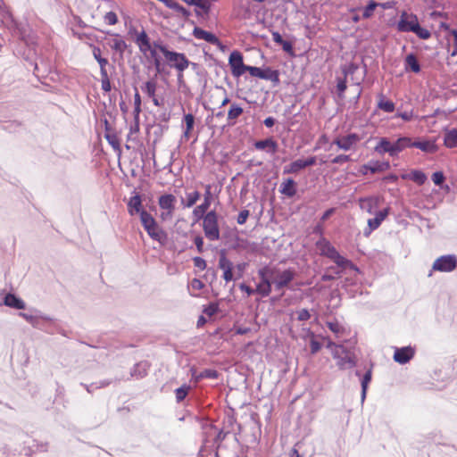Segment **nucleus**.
<instances>
[{
  "label": "nucleus",
  "instance_id": "f257e3e1",
  "mask_svg": "<svg viewBox=\"0 0 457 457\" xmlns=\"http://www.w3.org/2000/svg\"><path fill=\"white\" fill-rule=\"evenodd\" d=\"M154 47L164 55L170 66L177 70L178 81L182 82L184 79L183 72L190 64L185 54L170 51L165 46L161 44H154Z\"/></svg>",
  "mask_w": 457,
  "mask_h": 457
},
{
  "label": "nucleus",
  "instance_id": "f03ea898",
  "mask_svg": "<svg viewBox=\"0 0 457 457\" xmlns=\"http://www.w3.org/2000/svg\"><path fill=\"white\" fill-rule=\"evenodd\" d=\"M396 29L399 32H413L422 39L428 38V30L420 26L416 15L408 13L407 12L401 13Z\"/></svg>",
  "mask_w": 457,
  "mask_h": 457
},
{
  "label": "nucleus",
  "instance_id": "7ed1b4c3",
  "mask_svg": "<svg viewBox=\"0 0 457 457\" xmlns=\"http://www.w3.org/2000/svg\"><path fill=\"white\" fill-rule=\"evenodd\" d=\"M177 198L172 194H163L158 198L160 219L162 221L170 220L176 210Z\"/></svg>",
  "mask_w": 457,
  "mask_h": 457
},
{
  "label": "nucleus",
  "instance_id": "20e7f679",
  "mask_svg": "<svg viewBox=\"0 0 457 457\" xmlns=\"http://www.w3.org/2000/svg\"><path fill=\"white\" fill-rule=\"evenodd\" d=\"M202 219L205 237L212 241L218 240L220 238V228L216 212H208Z\"/></svg>",
  "mask_w": 457,
  "mask_h": 457
},
{
  "label": "nucleus",
  "instance_id": "39448f33",
  "mask_svg": "<svg viewBox=\"0 0 457 457\" xmlns=\"http://www.w3.org/2000/svg\"><path fill=\"white\" fill-rule=\"evenodd\" d=\"M441 16L437 15L435 12L430 13V27L434 29H437L436 33L437 32H444L445 37L448 38V36H453V51L451 53L452 56L457 55V30L455 29H450L448 25L442 21Z\"/></svg>",
  "mask_w": 457,
  "mask_h": 457
},
{
  "label": "nucleus",
  "instance_id": "423d86ee",
  "mask_svg": "<svg viewBox=\"0 0 457 457\" xmlns=\"http://www.w3.org/2000/svg\"><path fill=\"white\" fill-rule=\"evenodd\" d=\"M268 272L277 290L287 287L295 278V271L290 269L280 270L277 268L268 267Z\"/></svg>",
  "mask_w": 457,
  "mask_h": 457
},
{
  "label": "nucleus",
  "instance_id": "0eeeda50",
  "mask_svg": "<svg viewBox=\"0 0 457 457\" xmlns=\"http://www.w3.org/2000/svg\"><path fill=\"white\" fill-rule=\"evenodd\" d=\"M317 246L320 249L321 254L331 259L340 267L345 268L350 262L347 259L343 257L328 240L324 238L317 243Z\"/></svg>",
  "mask_w": 457,
  "mask_h": 457
},
{
  "label": "nucleus",
  "instance_id": "6e6552de",
  "mask_svg": "<svg viewBox=\"0 0 457 457\" xmlns=\"http://www.w3.org/2000/svg\"><path fill=\"white\" fill-rule=\"evenodd\" d=\"M410 147H417L423 152H428V141H419L416 138L408 137H399L394 143L395 156H397L399 153Z\"/></svg>",
  "mask_w": 457,
  "mask_h": 457
},
{
  "label": "nucleus",
  "instance_id": "1a4fd4ad",
  "mask_svg": "<svg viewBox=\"0 0 457 457\" xmlns=\"http://www.w3.org/2000/svg\"><path fill=\"white\" fill-rule=\"evenodd\" d=\"M362 137L357 133H350L344 136L337 137L333 145H336L338 149L344 151H350L355 149L356 145L361 142Z\"/></svg>",
  "mask_w": 457,
  "mask_h": 457
},
{
  "label": "nucleus",
  "instance_id": "9d476101",
  "mask_svg": "<svg viewBox=\"0 0 457 457\" xmlns=\"http://www.w3.org/2000/svg\"><path fill=\"white\" fill-rule=\"evenodd\" d=\"M228 65L230 67L231 74L235 78L241 77L247 71L248 65L244 63L243 54L239 51H234L228 57Z\"/></svg>",
  "mask_w": 457,
  "mask_h": 457
},
{
  "label": "nucleus",
  "instance_id": "9b49d317",
  "mask_svg": "<svg viewBox=\"0 0 457 457\" xmlns=\"http://www.w3.org/2000/svg\"><path fill=\"white\" fill-rule=\"evenodd\" d=\"M431 179L434 184L439 187V190L430 195V198H432V200L436 203H441L444 197L449 194L450 187L448 185L444 184L445 177L442 171L434 172L431 176Z\"/></svg>",
  "mask_w": 457,
  "mask_h": 457
},
{
  "label": "nucleus",
  "instance_id": "f8f14e48",
  "mask_svg": "<svg viewBox=\"0 0 457 457\" xmlns=\"http://www.w3.org/2000/svg\"><path fill=\"white\" fill-rule=\"evenodd\" d=\"M457 267V258L455 255H443L437 258L433 263V270L442 272H451Z\"/></svg>",
  "mask_w": 457,
  "mask_h": 457
},
{
  "label": "nucleus",
  "instance_id": "ddd939ff",
  "mask_svg": "<svg viewBox=\"0 0 457 457\" xmlns=\"http://www.w3.org/2000/svg\"><path fill=\"white\" fill-rule=\"evenodd\" d=\"M261 281L257 284L256 294L262 297L268 296L271 292L272 281L268 272V267H264L258 271Z\"/></svg>",
  "mask_w": 457,
  "mask_h": 457
},
{
  "label": "nucleus",
  "instance_id": "4468645a",
  "mask_svg": "<svg viewBox=\"0 0 457 457\" xmlns=\"http://www.w3.org/2000/svg\"><path fill=\"white\" fill-rule=\"evenodd\" d=\"M334 358L339 359L338 366L341 369L352 368L355 365L354 358L343 345H335Z\"/></svg>",
  "mask_w": 457,
  "mask_h": 457
},
{
  "label": "nucleus",
  "instance_id": "2eb2a0df",
  "mask_svg": "<svg viewBox=\"0 0 457 457\" xmlns=\"http://www.w3.org/2000/svg\"><path fill=\"white\" fill-rule=\"evenodd\" d=\"M315 163H316V157L315 156L309 157L306 160L298 159L296 161L292 162L288 165H287L284 168L283 172H284V174L297 173L301 170H303V169H305L306 167H309V166H312Z\"/></svg>",
  "mask_w": 457,
  "mask_h": 457
},
{
  "label": "nucleus",
  "instance_id": "dca6fc26",
  "mask_svg": "<svg viewBox=\"0 0 457 457\" xmlns=\"http://www.w3.org/2000/svg\"><path fill=\"white\" fill-rule=\"evenodd\" d=\"M135 43L137 44V46L139 48V51L142 54H145L147 52L150 51L151 55L153 57L155 56L156 51H155V49H151L150 38H149L147 33L144 29H142L139 32H137Z\"/></svg>",
  "mask_w": 457,
  "mask_h": 457
},
{
  "label": "nucleus",
  "instance_id": "f3484780",
  "mask_svg": "<svg viewBox=\"0 0 457 457\" xmlns=\"http://www.w3.org/2000/svg\"><path fill=\"white\" fill-rule=\"evenodd\" d=\"M212 203V193H211V186H206V190L204 193V202L200 205H197L193 210V216L195 218L196 220H201L204 215H205L207 212V210L209 209Z\"/></svg>",
  "mask_w": 457,
  "mask_h": 457
},
{
  "label": "nucleus",
  "instance_id": "a211bd4d",
  "mask_svg": "<svg viewBox=\"0 0 457 457\" xmlns=\"http://www.w3.org/2000/svg\"><path fill=\"white\" fill-rule=\"evenodd\" d=\"M219 268L223 270L222 278L226 282L233 279V263L221 253L219 259Z\"/></svg>",
  "mask_w": 457,
  "mask_h": 457
},
{
  "label": "nucleus",
  "instance_id": "6ab92c4d",
  "mask_svg": "<svg viewBox=\"0 0 457 457\" xmlns=\"http://www.w3.org/2000/svg\"><path fill=\"white\" fill-rule=\"evenodd\" d=\"M414 356V349L411 346L396 348L394 353V361L400 364L407 363Z\"/></svg>",
  "mask_w": 457,
  "mask_h": 457
},
{
  "label": "nucleus",
  "instance_id": "aec40b11",
  "mask_svg": "<svg viewBox=\"0 0 457 457\" xmlns=\"http://www.w3.org/2000/svg\"><path fill=\"white\" fill-rule=\"evenodd\" d=\"M157 82L155 79H150L142 87V90L152 99L153 104L160 107L163 104L162 101L156 96Z\"/></svg>",
  "mask_w": 457,
  "mask_h": 457
},
{
  "label": "nucleus",
  "instance_id": "412c9836",
  "mask_svg": "<svg viewBox=\"0 0 457 457\" xmlns=\"http://www.w3.org/2000/svg\"><path fill=\"white\" fill-rule=\"evenodd\" d=\"M192 34L195 38L204 40L212 45L218 46L220 44V39L214 34L206 31L202 28L195 27Z\"/></svg>",
  "mask_w": 457,
  "mask_h": 457
},
{
  "label": "nucleus",
  "instance_id": "4be33fe9",
  "mask_svg": "<svg viewBox=\"0 0 457 457\" xmlns=\"http://www.w3.org/2000/svg\"><path fill=\"white\" fill-rule=\"evenodd\" d=\"M388 212H389V209L386 208V209L378 212L376 214L375 218L368 220L369 229H368V231L365 230V232H364L365 236H369L371 233V231L377 229L380 226L381 222L387 217Z\"/></svg>",
  "mask_w": 457,
  "mask_h": 457
},
{
  "label": "nucleus",
  "instance_id": "5701e85b",
  "mask_svg": "<svg viewBox=\"0 0 457 457\" xmlns=\"http://www.w3.org/2000/svg\"><path fill=\"white\" fill-rule=\"evenodd\" d=\"M141 212H145V210L143 208L141 195L136 194L131 196L128 202V212L129 215L134 216L137 213L141 215Z\"/></svg>",
  "mask_w": 457,
  "mask_h": 457
},
{
  "label": "nucleus",
  "instance_id": "b1692460",
  "mask_svg": "<svg viewBox=\"0 0 457 457\" xmlns=\"http://www.w3.org/2000/svg\"><path fill=\"white\" fill-rule=\"evenodd\" d=\"M145 230L153 240L161 244H163L167 239V234L159 227L157 222Z\"/></svg>",
  "mask_w": 457,
  "mask_h": 457
},
{
  "label": "nucleus",
  "instance_id": "393cba45",
  "mask_svg": "<svg viewBox=\"0 0 457 457\" xmlns=\"http://www.w3.org/2000/svg\"><path fill=\"white\" fill-rule=\"evenodd\" d=\"M401 178L405 180H411L417 185H423L427 180V175L420 170H411L409 172L403 173Z\"/></svg>",
  "mask_w": 457,
  "mask_h": 457
},
{
  "label": "nucleus",
  "instance_id": "a878e982",
  "mask_svg": "<svg viewBox=\"0 0 457 457\" xmlns=\"http://www.w3.org/2000/svg\"><path fill=\"white\" fill-rule=\"evenodd\" d=\"M374 150L379 154L387 153L390 156H395L394 143H391L387 137H381Z\"/></svg>",
  "mask_w": 457,
  "mask_h": 457
},
{
  "label": "nucleus",
  "instance_id": "bb28decb",
  "mask_svg": "<svg viewBox=\"0 0 457 457\" xmlns=\"http://www.w3.org/2000/svg\"><path fill=\"white\" fill-rule=\"evenodd\" d=\"M279 192L287 196L293 197L296 194V184L292 179H285L279 187Z\"/></svg>",
  "mask_w": 457,
  "mask_h": 457
},
{
  "label": "nucleus",
  "instance_id": "cd10ccee",
  "mask_svg": "<svg viewBox=\"0 0 457 457\" xmlns=\"http://www.w3.org/2000/svg\"><path fill=\"white\" fill-rule=\"evenodd\" d=\"M243 112L244 110L238 104H231L228 112V124L230 126L235 125L237 120L243 114Z\"/></svg>",
  "mask_w": 457,
  "mask_h": 457
},
{
  "label": "nucleus",
  "instance_id": "c85d7f7f",
  "mask_svg": "<svg viewBox=\"0 0 457 457\" xmlns=\"http://www.w3.org/2000/svg\"><path fill=\"white\" fill-rule=\"evenodd\" d=\"M357 69H358V67L355 64H353V63H351L348 66L345 67L343 69V71H344V74H345V78H346V76L348 74H353L357 71ZM346 87H346L345 79L338 80L337 85V88L339 96H342L344 94V92L345 91Z\"/></svg>",
  "mask_w": 457,
  "mask_h": 457
},
{
  "label": "nucleus",
  "instance_id": "c756f323",
  "mask_svg": "<svg viewBox=\"0 0 457 457\" xmlns=\"http://www.w3.org/2000/svg\"><path fill=\"white\" fill-rule=\"evenodd\" d=\"M4 303L6 306L17 310H23L26 307L25 303L21 298H18L16 295L12 294H7L4 296Z\"/></svg>",
  "mask_w": 457,
  "mask_h": 457
},
{
  "label": "nucleus",
  "instance_id": "7c9ffc66",
  "mask_svg": "<svg viewBox=\"0 0 457 457\" xmlns=\"http://www.w3.org/2000/svg\"><path fill=\"white\" fill-rule=\"evenodd\" d=\"M254 147L258 150H265L268 149L272 154L277 152L278 144L272 138H267L264 140L256 141L254 143Z\"/></svg>",
  "mask_w": 457,
  "mask_h": 457
},
{
  "label": "nucleus",
  "instance_id": "2f4dec72",
  "mask_svg": "<svg viewBox=\"0 0 457 457\" xmlns=\"http://www.w3.org/2000/svg\"><path fill=\"white\" fill-rule=\"evenodd\" d=\"M105 138L108 143L112 145V147L118 152H120V142L118 135L112 131L110 128H108V122L106 121V133Z\"/></svg>",
  "mask_w": 457,
  "mask_h": 457
},
{
  "label": "nucleus",
  "instance_id": "473e14b6",
  "mask_svg": "<svg viewBox=\"0 0 457 457\" xmlns=\"http://www.w3.org/2000/svg\"><path fill=\"white\" fill-rule=\"evenodd\" d=\"M190 4L202 11L200 12L195 10L197 15L202 13L208 15L212 8V0H190Z\"/></svg>",
  "mask_w": 457,
  "mask_h": 457
},
{
  "label": "nucleus",
  "instance_id": "72a5a7b5",
  "mask_svg": "<svg viewBox=\"0 0 457 457\" xmlns=\"http://www.w3.org/2000/svg\"><path fill=\"white\" fill-rule=\"evenodd\" d=\"M444 142L446 147H457V129H452L445 132Z\"/></svg>",
  "mask_w": 457,
  "mask_h": 457
},
{
  "label": "nucleus",
  "instance_id": "f704fd0d",
  "mask_svg": "<svg viewBox=\"0 0 457 457\" xmlns=\"http://www.w3.org/2000/svg\"><path fill=\"white\" fill-rule=\"evenodd\" d=\"M111 47L113 51L118 52L120 55H122L126 51L128 45L119 34H115V37L112 39V45Z\"/></svg>",
  "mask_w": 457,
  "mask_h": 457
},
{
  "label": "nucleus",
  "instance_id": "c9c22d12",
  "mask_svg": "<svg viewBox=\"0 0 457 457\" xmlns=\"http://www.w3.org/2000/svg\"><path fill=\"white\" fill-rule=\"evenodd\" d=\"M262 79L270 80L274 85H278L280 82L279 71L277 70H272L270 67H267V68L263 69Z\"/></svg>",
  "mask_w": 457,
  "mask_h": 457
},
{
  "label": "nucleus",
  "instance_id": "e433bc0d",
  "mask_svg": "<svg viewBox=\"0 0 457 457\" xmlns=\"http://www.w3.org/2000/svg\"><path fill=\"white\" fill-rule=\"evenodd\" d=\"M326 324L329 330L332 331L337 337H343L347 332L346 328L337 320L328 321Z\"/></svg>",
  "mask_w": 457,
  "mask_h": 457
},
{
  "label": "nucleus",
  "instance_id": "4c0bfd02",
  "mask_svg": "<svg viewBox=\"0 0 457 457\" xmlns=\"http://www.w3.org/2000/svg\"><path fill=\"white\" fill-rule=\"evenodd\" d=\"M389 162H374L362 165V169H369L371 173L386 170L389 168Z\"/></svg>",
  "mask_w": 457,
  "mask_h": 457
},
{
  "label": "nucleus",
  "instance_id": "58836bf2",
  "mask_svg": "<svg viewBox=\"0 0 457 457\" xmlns=\"http://www.w3.org/2000/svg\"><path fill=\"white\" fill-rule=\"evenodd\" d=\"M167 7L176 12L179 16H181L184 19H187L191 14L187 9H186L174 0H170Z\"/></svg>",
  "mask_w": 457,
  "mask_h": 457
},
{
  "label": "nucleus",
  "instance_id": "ea45409f",
  "mask_svg": "<svg viewBox=\"0 0 457 457\" xmlns=\"http://www.w3.org/2000/svg\"><path fill=\"white\" fill-rule=\"evenodd\" d=\"M140 221L145 229L146 228H149L150 226L154 225L155 222H157L155 220V219L154 218V216L151 213H149L147 211L141 212Z\"/></svg>",
  "mask_w": 457,
  "mask_h": 457
},
{
  "label": "nucleus",
  "instance_id": "a19ab883",
  "mask_svg": "<svg viewBox=\"0 0 457 457\" xmlns=\"http://www.w3.org/2000/svg\"><path fill=\"white\" fill-rule=\"evenodd\" d=\"M184 120L186 123V130L184 132V136L188 138L191 131L194 129L195 124V117L191 113H187L184 116Z\"/></svg>",
  "mask_w": 457,
  "mask_h": 457
},
{
  "label": "nucleus",
  "instance_id": "79ce46f5",
  "mask_svg": "<svg viewBox=\"0 0 457 457\" xmlns=\"http://www.w3.org/2000/svg\"><path fill=\"white\" fill-rule=\"evenodd\" d=\"M405 62H406L407 69H410L413 72L420 71V64H419L416 57L413 54L407 55L406 59H405Z\"/></svg>",
  "mask_w": 457,
  "mask_h": 457
},
{
  "label": "nucleus",
  "instance_id": "37998d69",
  "mask_svg": "<svg viewBox=\"0 0 457 457\" xmlns=\"http://www.w3.org/2000/svg\"><path fill=\"white\" fill-rule=\"evenodd\" d=\"M378 106L386 112H393L395 111V104L390 100H386L383 96L379 100Z\"/></svg>",
  "mask_w": 457,
  "mask_h": 457
},
{
  "label": "nucleus",
  "instance_id": "c03bdc74",
  "mask_svg": "<svg viewBox=\"0 0 457 457\" xmlns=\"http://www.w3.org/2000/svg\"><path fill=\"white\" fill-rule=\"evenodd\" d=\"M200 193L196 190L192 193H188L187 195V202L184 204V206L187 208L192 207L200 199Z\"/></svg>",
  "mask_w": 457,
  "mask_h": 457
},
{
  "label": "nucleus",
  "instance_id": "a18cd8bd",
  "mask_svg": "<svg viewBox=\"0 0 457 457\" xmlns=\"http://www.w3.org/2000/svg\"><path fill=\"white\" fill-rule=\"evenodd\" d=\"M189 390H190V386H187V385H183L179 388H177L175 391L177 401L178 402L183 401L188 395Z\"/></svg>",
  "mask_w": 457,
  "mask_h": 457
},
{
  "label": "nucleus",
  "instance_id": "49530a36",
  "mask_svg": "<svg viewBox=\"0 0 457 457\" xmlns=\"http://www.w3.org/2000/svg\"><path fill=\"white\" fill-rule=\"evenodd\" d=\"M104 21L106 24L112 26L118 23L119 19L114 12H108L104 14Z\"/></svg>",
  "mask_w": 457,
  "mask_h": 457
},
{
  "label": "nucleus",
  "instance_id": "de8ad7c7",
  "mask_svg": "<svg viewBox=\"0 0 457 457\" xmlns=\"http://www.w3.org/2000/svg\"><path fill=\"white\" fill-rule=\"evenodd\" d=\"M378 6V4L374 1H370V4L364 8L362 17L364 19L370 18Z\"/></svg>",
  "mask_w": 457,
  "mask_h": 457
},
{
  "label": "nucleus",
  "instance_id": "09e8293b",
  "mask_svg": "<svg viewBox=\"0 0 457 457\" xmlns=\"http://www.w3.org/2000/svg\"><path fill=\"white\" fill-rule=\"evenodd\" d=\"M219 377V372L215 370H203L200 375L198 376V378H212L216 379Z\"/></svg>",
  "mask_w": 457,
  "mask_h": 457
},
{
  "label": "nucleus",
  "instance_id": "8fccbe9b",
  "mask_svg": "<svg viewBox=\"0 0 457 457\" xmlns=\"http://www.w3.org/2000/svg\"><path fill=\"white\" fill-rule=\"evenodd\" d=\"M373 198H361L360 206L361 209H366L368 212L371 213L373 208Z\"/></svg>",
  "mask_w": 457,
  "mask_h": 457
},
{
  "label": "nucleus",
  "instance_id": "3c124183",
  "mask_svg": "<svg viewBox=\"0 0 457 457\" xmlns=\"http://www.w3.org/2000/svg\"><path fill=\"white\" fill-rule=\"evenodd\" d=\"M101 75V88L104 92H110L112 89L111 81L109 79L108 73L100 74Z\"/></svg>",
  "mask_w": 457,
  "mask_h": 457
},
{
  "label": "nucleus",
  "instance_id": "603ef678",
  "mask_svg": "<svg viewBox=\"0 0 457 457\" xmlns=\"http://www.w3.org/2000/svg\"><path fill=\"white\" fill-rule=\"evenodd\" d=\"M371 380V370H368L365 375L363 376L362 381H361V388H362V397H365L367 387L369 383Z\"/></svg>",
  "mask_w": 457,
  "mask_h": 457
},
{
  "label": "nucleus",
  "instance_id": "864d4df0",
  "mask_svg": "<svg viewBox=\"0 0 457 457\" xmlns=\"http://www.w3.org/2000/svg\"><path fill=\"white\" fill-rule=\"evenodd\" d=\"M247 71L252 77L262 79L263 76V69L254 66H249Z\"/></svg>",
  "mask_w": 457,
  "mask_h": 457
},
{
  "label": "nucleus",
  "instance_id": "5fc2aeb1",
  "mask_svg": "<svg viewBox=\"0 0 457 457\" xmlns=\"http://www.w3.org/2000/svg\"><path fill=\"white\" fill-rule=\"evenodd\" d=\"M310 347L312 354L318 353L321 349V344L314 338V336L312 337Z\"/></svg>",
  "mask_w": 457,
  "mask_h": 457
},
{
  "label": "nucleus",
  "instance_id": "6e6d98bb",
  "mask_svg": "<svg viewBox=\"0 0 457 457\" xmlns=\"http://www.w3.org/2000/svg\"><path fill=\"white\" fill-rule=\"evenodd\" d=\"M249 215H250V212L248 210L241 211L237 216V223L240 225L245 224L246 222Z\"/></svg>",
  "mask_w": 457,
  "mask_h": 457
},
{
  "label": "nucleus",
  "instance_id": "4d7b16f0",
  "mask_svg": "<svg viewBox=\"0 0 457 457\" xmlns=\"http://www.w3.org/2000/svg\"><path fill=\"white\" fill-rule=\"evenodd\" d=\"M311 318V314L307 309H302L297 312V320L300 321L308 320Z\"/></svg>",
  "mask_w": 457,
  "mask_h": 457
},
{
  "label": "nucleus",
  "instance_id": "13d9d810",
  "mask_svg": "<svg viewBox=\"0 0 457 457\" xmlns=\"http://www.w3.org/2000/svg\"><path fill=\"white\" fill-rule=\"evenodd\" d=\"M350 161V156L346 154H339L336 156L331 162L335 164H341Z\"/></svg>",
  "mask_w": 457,
  "mask_h": 457
},
{
  "label": "nucleus",
  "instance_id": "bf43d9fd",
  "mask_svg": "<svg viewBox=\"0 0 457 457\" xmlns=\"http://www.w3.org/2000/svg\"><path fill=\"white\" fill-rule=\"evenodd\" d=\"M190 285L192 289L195 291H200L204 287V284L198 278H193Z\"/></svg>",
  "mask_w": 457,
  "mask_h": 457
},
{
  "label": "nucleus",
  "instance_id": "052dcab7",
  "mask_svg": "<svg viewBox=\"0 0 457 457\" xmlns=\"http://www.w3.org/2000/svg\"><path fill=\"white\" fill-rule=\"evenodd\" d=\"M194 264L195 267L200 269L201 270H204L206 269V262L201 258V257H195L194 258Z\"/></svg>",
  "mask_w": 457,
  "mask_h": 457
},
{
  "label": "nucleus",
  "instance_id": "680f3d73",
  "mask_svg": "<svg viewBox=\"0 0 457 457\" xmlns=\"http://www.w3.org/2000/svg\"><path fill=\"white\" fill-rule=\"evenodd\" d=\"M97 62L100 67V74L108 73L106 70V66L109 63L108 59L103 57L102 59L98 60Z\"/></svg>",
  "mask_w": 457,
  "mask_h": 457
},
{
  "label": "nucleus",
  "instance_id": "e2e57ef3",
  "mask_svg": "<svg viewBox=\"0 0 457 457\" xmlns=\"http://www.w3.org/2000/svg\"><path fill=\"white\" fill-rule=\"evenodd\" d=\"M90 46L92 48V54H93L94 58L96 61L102 59L103 58L102 57V51H101L100 47H98V46H96L95 45H91Z\"/></svg>",
  "mask_w": 457,
  "mask_h": 457
},
{
  "label": "nucleus",
  "instance_id": "0e129e2a",
  "mask_svg": "<svg viewBox=\"0 0 457 457\" xmlns=\"http://www.w3.org/2000/svg\"><path fill=\"white\" fill-rule=\"evenodd\" d=\"M239 288L242 291L245 292L248 296H250V295H253L254 293H256L255 289H253L252 287H250L249 286H247V285H245L244 283L240 284Z\"/></svg>",
  "mask_w": 457,
  "mask_h": 457
},
{
  "label": "nucleus",
  "instance_id": "69168bd1",
  "mask_svg": "<svg viewBox=\"0 0 457 457\" xmlns=\"http://www.w3.org/2000/svg\"><path fill=\"white\" fill-rule=\"evenodd\" d=\"M272 39L275 43L280 45L281 43H284V39L282 36L278 31H273L271 33Z\"/></svg>",
  "mask_w": 457,
  "mask_h": 457
},
{
  "label": "nucleus",
  "instance_id": "338daca9",
  "mask_svg": "<svg viewBox=\"0 0 457 457\" xmlns=\"http://www.w3.org/2000/svg\"><path fill=\"white\" fill-rule=\"evenodd\" d=\"M195 245H196V248L198 250L199 253H202L203 252V246H204V240L201 237H195V240H194Z\"/></svg>",
  "mask_w": 457,
  "mask_h": 457
},
{
  "label": "nucleus",
  "instance_id": "774afa93",
  "mask_svg": "<svg viewBox=\"0 0 457 457\" xmlns=\"http://www.w3.org/2000/svg\"><path fill=\"white\" fill-rule=\"evenodd\" d=\"M234 330H235V333L237 335H245V334H247L248 332H250L251 329H250V328H246V327H245V328H242V327L237 328V327H235Z\"/></svg>",
  "mask_w": 457,
  "mask_h": 457
}]
</instances>
